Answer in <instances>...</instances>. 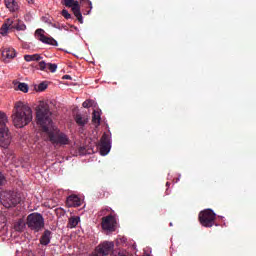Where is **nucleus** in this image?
I'll list each match as a JSON object with an SVG mask.
<instances>
[{
	"mask_svg": "<svg viewBox=\"0 0 256 256\" xmlns=\"http://www.w3.org/2000/svg\"><path fill=\"white\" fill-rule=\"evenodd\" d=\"M51 110L47 102H40L36 108V123L39 125L44 133H47L49 141L53 145H69V137L53 126V119L51 118Z\"/></svg>",
	"mask_w": 256,
	"mask_h": 256,
	"instance_id": "obj_1",
	"label": "nucleus"
},
{
	"mask_svg": "<svg viewBox=\"0 0 256 256\" xmlns=\"http://www.w3.org/2000/svg\"><path fill=\"white\" fill-rule=\"evenodd\" d=\"M13 125L17 129H23L33 121V110L23 102H16L12 113Z\"/></svg>",
	"mask_w": 256,
	"mask_h": 256,
	"instance_id": "obj_2",
	"label": "nucleus"
},
{
	"mask_svg": "<svg viewBox=\"0 0 256 256\" xmlns=\"http://www.w3.org/2000/svg\"><path fill=\"white\" fill-rule=\"evenodd\" d=\"M7 114L0 112V147L7 149L11 145V136L7 128Z\"/></svg>",
	"mask_w": 256,
	"mask_h": 256,
	"instance_id": "obj_3",
	"label": "nucleus"
},
{
	"mask_svg": "<svg viewBox=\"0 0 256 256\" xmlns=\"http://www.w3.org/2000/svg\"><path fill=\"white\" fill-rule=\"evenodd\" d=\"M26 225L31 231L39 233L45 227V218L38 212L31 213L26 218Z\"/></svg>",
	"mask_w": 256,
	"mask_h": 256,
	"instance_id": "obj_4",
	"label": "nucleus"
},
{
	"mask_svg": "<svg viewBox=\"0 0 256 256\" xmlns=\"http://www.w3.org/2000/svg\"><path fill=\"white\" fill-rule=\"evenodd\" d=\"M0 202L6 209H11V207H16L21 203V196L13 191H4L0 193Z\"/></svg>",
	"mask_w": 256,
	"mask_h": 256,
	"instance_id": "obj_5",
	"label": "nucleus"
},
{
	"mask_svg": "<svg viewBox=\"0 0 256 256\" xmlns=\"http://www.w3.org/2000/svg\"><path fill=\"white\" fill-rule=\"evenodd\" d=\"M198 219L202 227L211 228L215 225V219H217V214L211 209H205L201 211L198 215Z\"/></svg>",
	"mask_w": 256,
	"mask_h": 256,
	"instance_id": "obj_6",
	"label": "nucleus"
},
{
	"mask_svg": "<svg viewBox=\"0 0 256 256\" xmlns=\"http://www.w3.org/2000/svg\"><path fill=\"white\" fill-rule=\"evenodd\" d=\"M115 251V243L112 241H104L95 247L92 256H109Z\"/></svg>",
	"mask_w": 256,
	"mask_h": 256,
	"instance_id": "obj_7",
	"label": "nucleus"
},
{
	"mask_svg": "<svg viewBox=\"0 0 256 256\" xmlns=\"http://www.w3.org/2000/svg\"><path fill=\"white\" fill-rule=\"evenodd\" d=\"M101 227L103 231H107V233H113L117 229V218H115V215L110 214L106 217H103Z\"/></svg>",
	"mask_w": 256,
	"mask_h": 256,
	"instance_id": "obj_8",
	"label": "nucleus"
},
{
	"mask_svg": "<svg viewBox=\"0 0 256 256\" xmlns=\"http://www.w3.org/2000/svg\"><path fill=\"white\" fill-rule=\"evenodd\" d=\"M109 151H111V136L104 133L100 139V154L108 155Z\"/></svg>",
	"mask_w": 256,
	"mask_h": 256,
	"instance_id": "obj_9",
	"label": "nucleus"
},
{
	"mask_svg": "<svg viewBox=\"0 0 256 256\" xmlns=\"http://www.w3.org/2000/svg\"><path fill=\"white\" fill-rule=\"evenodd\" d=\"M45 30L44 29H37L35 32L36 39L38 41H41L42 43H45L46 45H53L54 47H57L58 43L57 40L51 37L45 36Z\"/></svg>",
	"mask_w": 256,
	"mask_h": 256,
	"instance_id": "obj_10",
	"label": "nucleus"
},
{
	"mask_svg": "<svg viewBox=\"0 0 256 256\" xmlns=\"http://www.w3.org/2000/svg\"><path fill=\"white\" fill-rule=\"evenodd\" d=\"M70 9L72 10V13L75 15L79 23L83 24V14L81 13V5H79V1L73 0Z\"/></svg>",
	"mask_w": 256,
	"mask_h": 256,
	"instance_id": "obj_11",
	"label": "nucleus"
},
{
	"mask_svg": "<svg viewBox=\"0 0 256 256\" xmlns=\"http://www.w3.org/2000/svg\"><path fill=\"white\" fill-rule=\"evenodd\" d=\"M66 207H81V198L75 194L68 196L66 199Z\"/></svg>",
	"mask_w": 256,
	"mask_h": 256,
	"instance_id": "obj_12",
	"label": "nucleus"
},
{
	"mask_svg": "<svg viewBox=\"0 0 256 256\" xmlns=\"http://www.w3.org/2000/svg\"><path fill=\"white\" fill-rule=\"evenodd\" d=\"M74 121L79 127H85L89 123V116L87 114L77 113L74 117Z\"/></svg>",
	"mask_w": 256,
	"mask_h": 256,
	"instance_id": "obj_13",
	"label": "nucleus"
},
{
	"mask_svg": "<svg viewBox=\"0 0 256 256\" xmlns=\"http://www.w3.org/2000/svg\"><path fill=\"white\" fill-rule=\"evenodd\" d=\"M4 5L11 13H17L19 10V2L17 0H4Z\"/></svg>",
	"mask_w": 256,
	"mask_h": 256,
	"instance_id": "obj_14",
	"label": "nucleus"
},
{
	"mask_svg": "<svg viewBox=\"0 0 256 256\" xmlns=\"http://www.w3.org/2000/svg\"><path fill=\"white\" fill-rule=\"evenodd\" d=\"M38 67L40 71H47V69H49L51 73H55V71H57V64L45 63V61H40Z\"/></svg>",
	"mask_w": 256,
	"mask_h": 256,
	"instance_id": "obj_15",
	"label": "nucleus"
},
{
	"mask_svg": "<svg viewBox=\"0 0 256 256\" xmlns=\"http://www.w3.org/2000/svg\"><path fill=\"white\" fill-rule=\"evenodd\" d=\"M53 235V232L50 230H45L40 237V245L47 246L49 243H51V236Z\"/></svg>",
	"mask_w": 256,
	"mask_h": 256,
	"instance_id": "obj_16",
	"label": "nucleus"
},
{
	"mask_svg": "<svg viewBox=\"0 0 256 256\" xmlns=\"http://www.w3.org/2000/svg\"><path fill=\"white\" fill-rule=\"evenodd\" d=\"M2 56L6 59H15V57H17V52L13 48H5L2 51Z\"/></svg>",
	"mask_w": 256,
	"mask_h": 256,
	"instance_id": "obj_17",
	"label": "nucleus"
},
{
	"mask_svg": "<svg viewBox=\"0 0 256 256\" xmlns=\"http://www.w3.org/2000/svg\"><path fill=\"white\" fill-rule=\"evenodd\" d=\"M79 221H81L79 216H72L68 219L67 227H69V229H75V227L79 225Z\"/></svg>",
	"mask_w": 256,
	"mask_h": 256,
	"instance_id": "obj_18",
	"label": "nucleus"
},
{
	"mask_svg": "<svg viewBox=\"0 0 256 256\" xmlns=\"http://www.w3.org/2000/svg\"><path fill=\"white\" fill-rule=\"evenodd\" d=\"M25 227H26V223H25V220L23 219H19L14 223V229L15 231H18V233L25 231Z\"/></svg>",
	"mask_w": 256,
	"mask_h": 256,
	"instance_id": "obj_19",
	"label": "nucleus"
},
{
	"mask_svg": "<svg viewBox=\"0 0 256 256\" xmlns=\"http://www.w3.org/2000/svg\"><path fill=\"white\" fill-rule=\"evenodd\" d=\"M15 89L18 91H22V93H27L29 91V85L24 82H18L15 84Z\"/></svg>",
	"mask_w": 256,
	"mask_h": 256,
	"instance_id": "obj_20",
	"label": "nucleus"
},
{
	"mask_svg": "<svg viewBox=\"0 0 256 256\" xmlns=\"http://www.w3.org/2000/svg\"><path fill=\"white\" fill-rule=\"evenodd\" d=\"M25 61H41V55L39 54H33V55H25L24 56Z\"/></svg>",
	"mask_w": 256,
	"mask_h": 256,
	"instance_id": "obj_21",
	"label": "nucleus"
},
{
	"mask_svg": "<svg viewBox=\"0 0 256 256\" xmlns=\"http://www.w3.org/2000/svg\"><path fill=\"white\" fill-rule=\"evenodd\" d=\"M92 122H94L96 125H101V114L95 110L92 114Z\"/></svg>",
	"mask_w": 256,
	"mask_h": 256,
	"instance_id": "obj_22",
	"label": "nucleus"
},
{
	"mask_svg": "<svg viewBox=\"0 0 256 256\" xmlns=\"http://www.w3.org/2000/svg\"><path fill=\"white\" fill-rule=\"evenodd\" d=\"M12 27H14V29H16L17 31H25V29H27V26L21 20H18L17 23L14 24V26Z\"/></svg>",
	"mask_w": 256,
	"mask_h": 256,
	"instance_id": "obj_23",
	"label": "nucleus"
},
{
	"mask_svg": "<svg viewBox=\"0 0 256 256\" xmlns=\"http://www.w3.org/2000/svg\"><path fill=\"white\" fill-rule=\"evenodd\" d=\"M82 3H86V7L89 8L87 12H84V15H89L91 13V9H93V3L90 2V0H81Z\"/></svg>",
	"mask_w": 256,
	"mask_h": 256,
	"instance_id": "obj_24",
	"label": "nucleus"
},
{
	"mask_svg": "<svg viewBox=\"0 0 256 256\" xmlns=\"http://www.w3.org/2000/svg\"><path fill=\"white\" fill-rule=\"evenodd\" d=\"M93 105H95L94 100H86L82 103V107H84V109H89V107H93Z\"/></svg>",
	"mask_w": 256,
	"mask_h": 256,
	"instance_id": "obj_25",
	"label": "nucleus"
},
{
	"mask_svg": "<svg viewBox=\"0 0 256 256\" xmlns=\"http://www.w3.org/2000/svg\"><path fill=\"white\" fill-rule=\"evenodd\" d=\"M9 29H11V26H9L7 23H4L1 27L2 35H7V31H9Z\"/></svg>",
	"mask_w": 256,
	"mask_h": 256,
	"instance_id": "obj_26",
	"label": "nucleus"
},
{
	"mask_svg": "<svg viewBox=\"0 0 256 256\" xmlns=\"http://www.w3.org/2000/svg\"><path fill=\"white\" fill-rule=\"evenodd\" d=\"M109 212L115 213V211H113V209H111V207H106L100 211V215H107V213H109Z\"/></svg>",
	"mask_w": 256,
	"mask_h": 256,
	"instance_id": "obj_27",
	"label": "nucleus"
},
{
	"mask_svg": "<svg viewBox=\"0 0 256 256\" xmlns=\"http://www.w3.org/2000/svg\"><path fill=\"white\" fill-rule=\"evenodd\" d=\"M61 15L64 17V19H71V14L66 9L62 10Z\"/></svg>",
	"mask_w": 256,
	"mask_h": 256,
	"instance_id": "obj_28",
	"label": "nucleus"
},
{
	"mask_svg": "<svg viewBox=\"0 0 256 256\" xmlns=\"http://www.w3.org/2000/svg\"><path fill=\"white\" fill-rule=\"evenodd\" d=\"M5 183H7V179L5 178V175H3V172H0V187L5 185Z\"/></svg>",
	"mask_w": 256,
	"mask_h": 256,
	"instance_id": "obj_29",
	"label": "nucleus"
},
{
	"mask_svg": "<svg viewBox=\"0 0 256 256\" xmlns=\"http://www.w3.org/2000/svg\"><path fill=\"white\" fill-rule=\"evenodd\" d=\"M79 155H87V148L85 146H81L78 148Z\"/></svg>",
	"mask_w": 256,
	"mask_h": 256,
	"instance_id": "obj_30",
	"label": "nucleus"
},
{
	"mask_svg": "<svg viewBox=\"0 0 256 256\" xmlns=\"http://www.w3.org/2000/svg\"><path fill=\"white\" fill-rule=\"evenodd\" d=\"M47 89V83L42 82L38 85V91H45Z\"/></svg>",
	"mask_w": 256,
	"mask_h": 256,
	"instance_id": "obj_31",
	"label": "nucleus"
},
{
	"mask_svg": "<svg viewBox=\"0 0 256 256\" xmlns=\"http://www.w3.org/2000/svg\"><path fill=\"white\" fill-rule=\"evenodd\" d=\"M65 7H71L73 5V0H64Z\"/></svg>",
	"mask_w": 256,
	"mask_h": 256,
	"instance_id": "obj_32",
	"label": "nucleus"
},
{
	"mask_svg": "<svg viewBox=\"0 0 256 256\" xmlns=\"http://www.w3.org/2000/svg\"><path fill=\"white\" fill-rule=\"evenodd\" d=\"M6 25H8L9 27H11V25H13V21L11 19H8L6 22Z\"/></svg>",
	"mask_w": 256,
	"mask_h": 256,
	"instance_id": "obj_33",
	"label": "nucleus"
},
{
	"mask_svg": "<svg viewBox=\"0 0 256 256\" xmlns=\"http://www.w3.org/2000/svg\"><path fill=\"white\" fill-rule=\"evenodd\" d=\"M29 5H33L35 3L34 0H26Z\"/></svg>",
	"mask_w": 256,
	"mask_h": 256,
	"instance_id": "obj_34",
	"label": "nucleus"
},
{
	"mask_svg": "<svg viewBox=\"0 0 256 256\" xmlns=\"http://www.w3.org/2000/svg\"><path fill=\"white\" fill-rule=\"evenodd\" d=\"M63 79H69V80H71V76H69V75H64V76H63Z\"/></svg>",
	"mask_w": 256,
	"mask_h": 256,
	"instance_id": "obj_35",
	"label": "nucleus"
},
{
	"mask_svg": "<svg viewBox=\"0 0 256 256\" xmlns=\"http://www.w3.org/2000/svg\"><path fill=\"white\" fill-rule=\"evenodd\" d=\"M166 185L169 186V182H167Z\"/></svg>",
	"mask_w": 256,
	"mask_h": 256,
	"instance_id": "obj_36",
	"label": "nucleus"
}]
</instances>
